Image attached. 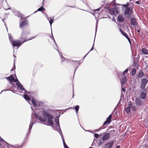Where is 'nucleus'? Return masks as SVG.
I'll list each match as a JSON object with an SVG mask.
<instances>
[{"label":"nucleus","instance_id":"f257e3e1","mask_svg":"<svg viewBox=\"0 0 148 148\" xmlns=\"http://www.w3.org/2000/svg\"><path fill=\"white\" fill-rule=\"evenodd\" d=\"M35 38L34 37H32L30 39H25L23 41H22V42H21V41L19 40H12L11 43L12 44V46L13 47L15 46L18 47H19L22 43L25 42L29 40H31Z\"/></svg>","mask_w":148,"mask_h":148},{"label":"nucleus","instance_id":"f03ea898","mask_svg":"<svg viewBox=\"0 0 148 148\" xmlns=\"http://www.w3.org/2000/svg\"><path fill=\"white\" fill-rule=\"evenodd\" d=\"M128 69H125L121 76V85L124 84L126 82L127 78L126 76H125V73H127L128 71Z\"/></svg>","mask_w":148,"mask_h":148},{"label":"nucleus","instance_id":"7ed1b4c3","mask_svg":"<svg viewBox=\"0 0 148 148\" xmlns=\"http://www.w3.org/2000/svg\"><path fill=\"white\" fill-rule=\"evenodd\" d=\"M119 12V8L117 7H114L110 9H109V13L110 14L112 15H116Z\"/></svg>","mask_w":148,"mask_h":148},{"label":"nucleus","instance_id":"20e7f679","mask_svg":"<svg viewBox=\"0 0 148 148\" xmlns=\"http://www.w3.org/2000/svg\"><path fill=\"white\" fill-rule=\"evenodd\" d=\"M42 113L44 116H46V117L48 119L51 120L53 119L54 118L53 116L52 115L46 112L45 110H43L42 111Z\"/></svg>","mask_w":148,"mask_h":148},{"label":"nucleus","instance_id":"39448f33","mask_svg":"<svg viewBox=\"0 0 148 148\" xmlns=\"http://www.w3.org/2000/svg\"><path fill=\"white\" fill-rule=\"evenodd\" d=\"M148 82V80L145 78H143L141 80V84L140 87L142 89H143L145 87L146 84Z\"/></svg>","mask_w":148,"mask_h":148},{"label":"nucleus","instance_id":"423d86ee","mask_svg":"<svg viewBox=\"0 0 148 148\" xmlns=\"http://www.w3.org/2000/svg\"><path fill=\"white\" fill-rule=\"evenodd\" d=\"M6 79L8 80L10 84H12V82H16V80L14 79L13 77V75H11L9 77L6 78Z\"/></svg>","mask_w":148,"mask_h":148},{"label":"nucleus","instance_id":"0eeeda50","mask_svg":"<svg viewBox=\"0 0 148 148\" xmlns=\"http://www.w3.org/2000/svg\"><path fill=\"white\" fill-rule=\"evenodd\" d=\"M114 143L113 141H111L110 142L107 143L104 146V148H111L113 144Z\"/></svg>","mask_w":148,"mask_h":148},{"label":"nucleus","instance_id":"6e6552de","mask_svg":"<svg viewBox=\"0 0 148 148\" xmlns=\"http://www.w3.org/2000/svg\"><path fill=\"white\" fill-rule=\"evenodd\" d=\"M112 115H110L108 117L107 119L106 120L105 122L103 124V125H105L107 124H109L111 121Z\"/></svg>","mask_w":148,"mask_h":148},{"label":"nucleus","instance_id":"1a4fd4ad","mask_svg":"<svg viewBox=\"0 0 148 148\" xmlns=\"http://www.w3.org/2000/svg\"><path fill=\"white\" fill-rule=\"evenodd\" d=\"M135 103L137 106H141L143 104L142 100L139 98H136L135 100Z\"/></svg>","mask_w":148,"mask_h":148},{"label":"nucleus","instance_id":"9d476101","mask_svg":"<svg viewBox=\"0 0 148 148\" xmlns=\"http://www.w3.org/2000/svg\"><path fill=\"white\" fill-rule=\"evenodd\" d=\"M110 137V135L109 133H104L103 137L102 138V140L103 141H106L108 140Z\"/></svg>","mask_w":148,"mask_h":148},{"label":"nucleus","instance_id":"9b49d317","mask_svg":"<svg viewBox=\"0 0 148 148\" xmlns=\"http://www.w3.org/2000/svg\"><path fill=\"white\" fill-rule=\"evenodd\" d=\"M130 23L131 25L133 26H136L138 24L136 19L134 18H132L131 20Z\"/></svg>","mask_w":148,"mask_h":148},{"label":"nucleus","instance_id":"f8f14e48","mask_svg":"<svg viewBox=\"0 0 148 148\" xmlns=\"http://www.w3.org/2000/svg\"><path fill=\"white\" fill-rule=\"evenodd\" d=\"M16 85L18 87L20 90L23 91L24 90V88L23 87V86L19 82L18 79H16Z\"/></svg>","mask_w":148,"mask_h":148},{"label":"nucleus","instance_id":"ddd939ff","mask_svg":"<svg viewBox=\"0 0 148 148\" xmlns=\"http://www.w3.org/2000/svg\"><path fill=\"white\" fill-rule=\"evenodd\" d=\"M28 23V21L27 20H25L24 21H22L20 23V28L23 27L26 25H27Z\"/></svg>","mask_w":148,"mask_h":148},{"label":"nucleus","instance_id":"4468645a","mask_svg":"<svg viewBox=\"0 0 148 148\" xmlns=\"http://www.w3.org/2000/svg\"><path fill=\"white\" fill-rule=\"evenodd\" d=\"M132 106V103L131 102L128 105V106L125 108V110L127 113H129L130 112L131 107Z\"/></svg>","mask_w":148,"mask_h":148},{"label":"nucleus","instance_id":"2eb2a0df","mask_svg":"<svg viewBox=\"0 0 148 148\" xmlns=\"http://www.w3.org/2000/svg\"><path fill=\"white\" fill-rule=\"evenodd\" d=\"M29 34V33L27 32H23L21 34V40H23L24 38H26L27 37V35Z\"/></svg>","mask_w":148,"mask_h":148},{"label":"nucleus","instance_id":"dca6fc26","mask_svg":"<svg viewBox=\"0 0 148 148\" xmlns=\"http://www.w3.org/2000/svg\"><path fill=\"white\" fill-rule=\"evenodd\" d=\"M146 95L147 94L146 93L142 92L140 93V97L141 99H145L146 98Z\"/></svg>","mask_w":148,"mask_h":148},{"label":"nucleus","instance_id":"f3484780","mask_svg":"<svg viewBox=\"0 0 148 148\" xmlns=\"http://www.w3.org/2000/svg\"><path fill=\"white\" fill-rule=\"evenodd\" d=\"M118 20L119 22H122L124 21L123 16L121 15H119L118 17Z\"/></svg>","mask_w":148,"mask_h":148},{"label":"nucleus","instance_id":"a211bd4d","mask_svg":"<svg viewBox=\"0 0 148 148\" xmlns=\"http://www.w3.org/2000/svg\"><path fill=\"white\" fill-rule=\"evenodd\" d=\"M141 51L145 55H148V50L145 48H143L141 49Z\"/></svg>","mask_w":148,"mask_h":148},{"label":"nucleus","instance_id":"6ab92c4d","mask_svg":"<svg viewBox=\"0 0 148 148\" xmlns=\"http://www.w3.org/2000/svg\"><path fill=\"white\" fill-rule=\"evenodd\" d=\"M120 31L121 33L129 40L130 41L129 38L127 35V34L123 31V30H121V29H120Z\"/></svg>","mask_w":148,"mask_h":148},{"label":"nucleus","instance_id":"aec40b11","mask_svg":"<svg viewBox=\"0 0 148 148\" xmlns=\"http://www.w3.org/2000/svg\"><path fill=\"white\" fill-rule=\"evenodd\" d=\"M47 123L48 124V125L46 124V125L51 126H53V123L52 121L50 119H48Z\"/></svg>","mask_w":148,"mask_h":148},{"label":"nucleus","instance_id":"412c9836","mask_svg":"<svg viewBox=\"0 0 148 148\" xmlns=\"http://www.w3.org/2000/svg\"><path fill=\"white\" fill-rule=\"evenodd\" d=\"M39 119L40 121L44 122H45L47 121L46 118L45 116H40L39 117Z\"/></svg>","mask_w":148,"mask_h":148},{"label":"nucleus","instance_id":"4be33fe9","mask_svg":"<svg viewBox=\"0 0 148 148\" xmlns=\"http://www.w3.org/2000/svg\"><path fill=\"white\" fill-rule=\"evenodd\" d=\"M144 73L142 71H140L138 74V77L140 78L144 76Z\"/></svg>","mask_w":148,"mask_h":148},{"label":"nucleus","instance_id":"5701e85b","mask_svg":"<svg viewBox=\"0 0 148 148\" xmlns=\"http://www.w3.org/2000/svg\"><path fill=\"white\" fill-rule=\"evenodd\" d=\"M47 18L48 20L49 21V23L51 26L52 23H53L54 21V18L53 17L52 18Z\"/></svg>","mask_w":148,"mask_h":148},{"label":"nucleus","instance_id":"b1692460","mask_svg":"<svg viewBox=\"0 0 148 148\" xmlns=\"http://www.w3.org/2000/svg\"><path fill=\"white\" fill-rule=\"evenodd\" d=\"M56 130H57L60 133V134L62 133V131L60 130V125H57L56 127Z\"/></svg>","mask_w":148,"mask_h":148},{"label":"nucleus","instance_id":"393cba45","mask_svg":"<svg viewBox=\"0 0 148 148\" xmlns=\"http://www.w3.org/2000/svg\"><path fill=\"white\" fill-rule=\"evenodd\" d=\"M130 10V9L129 8H127L125 10V11L124 12V14L125 15H127L128 14Z\"/></svg>","mask_w":148,"mask_h":148},{"label":"nucleus","instance_id":"a878e982","mask_svg":"<svg viewBox=\"0 0 148 148\" xmlns=\"http://www.w3.org/2000/svg\"><path fill=\"white\" fill-rule=\"evenodd\" d=\"M24 97L25 99L27 101H30V98L27 95H25L24 96Z\"/></svg>","mask_w":148,"mask_h":148},{"label":"nucleus","instance_id":"bb28decb","mask_svg":"<svg viewBox=\"0 0 148 148\" xmlns=\"http://www.w3.org/2000/svg\"><path fill=\"white\" fill-rule=\"evenodd\" d=\"M34 123H33V121L32 120H31V123L29 125V131L30 130H31L32 128V127L33 126V125L34 124Z\"/></svg>","mask_w":148,"mask_h":148},{"label":"nucleus","instance_id":"cd10ccee","mask_svg":"<svg viewBox=\"0 0 148 148\" xmlns=\"http://www.w3.org/2000/svg\"><path fill=\"white\" fill-rule=\"evenodd\" d=\"M136 69L135 68H133L132 70L131 75H132L133 76L136 73Z\"/></svg>","mask_w":148,"mask_h":148},{"label":"nucleus","instance_id":"c85d7f7f","mask_svg":"<svg viewBox=\"0 0 148 148\" xmlns=\"http://www.w3.org/2000/svg\"><path fill=\"white\" fill-rule=\"evenodd\" d=\"M55 121L57 125H59V120L58 117H56L55 119Z\"/></svg>","mask_w":148,"mask_h":148},{"label":"nucleus","instance_id":"c756f323","mask_svg":"<svg viewBox=\"0 0 148 148\" xmlns=\"http://www.w3.org/2000/svg\"><path fill=\"white\" fill-rule=\"evenodd\" d=\"M32 101L34 106H36L37 105V102L34 99H32Z\"/></svg>","mask_w":148,"mask_h":148},{"label":"nucleus","instance_id":"7c9ffc66","mask_svg":"<svg viewBox=\"0 0 148 148\" xmlns=\"http://www.w3.org/2000/svg\"><path fill=\"white\" fill-rule=\"evenodd\" d=\"M131 108L132 109V110L133 111H135L136 110V107L135 106H133L132 104V106L131 107Z\"/></svg>","mask_w":148,"mask_h":148},{"label":"nucleus","instance_id":"2f4dec72","mask_svg":"<svg viewBox=\"0 0 148 148\" xmlns=\"http://www.w3.org/2000/svg\"><path fill=\"white\" fill-rule=\"evenodd\" d=\"M45 10V9L43 8L42 6L41 7L39 8L37 11H42Z\"/></svg>","mask_w":148,"mask_h":148},{"label":"nucleus","instance_id":"473e14b6","mask_svg":"<svg viewBox=\"0 0 148 148\" xmlns=\"http://www.w3.org/2000/svg\"><path fill=\"white\" fill-rule=\"evenodd\" d=\"M121 95H122V93H123H123H125V89L123 87L122 85H121Z\"/></svg>","mask_w":148,"mask_h":148},{"label":"nucleus","instance_id":"72a5a7b5","mask_svg":"<svg viewBox=\"0 0 148 148\" xmlns=\"http://www.w3.org/2000/svg\"><path fill=\"white\" fill-rule=\"evenodd\" d=\"M104 141H103L102 140H101L99 143L98 144V145L99 146H100L102 145V144L104 143Z\"/></svg>","mask_w":148,"mask_h":148},{"label":"nucleus","instance_id":"f704fd0d","mask_svg":"<svg viewBox=\"0 0 148 148\" xmlns=\"http://www.w3.org/2000/svg\"><path fill=\"white\" fill-rule=\"evenodd\" d=\"M9 35V37L10 40V42H11L12 40H13V38L12 37V36L10 34H8Z\"/></svg>","mask_w":148,"mask_h":148},{"label":"nucleus","instance_id":"c9c22d12","mask_svg":"<svg viewBox=\"0 0 148 148\" xmlns=\"http://www.w3.org/2000/svg\"><path fill=\"white\" fill-rule=\"evenodd\" d=\"M129 4V3L128 2L127 3V4H126L123 5H122V6H123L125 8H127V6Z\"/></svg>","mask_w":148,"mask_h":148},{"label":"nucleus","instance_id":"e433bc0d","mask_svg":"<svg viewBox=\"0 0 148 148\" xmlns=\"http://www.w3.org/2000/svg\"><path fill=\"white\" fill-rule=\"evenodd\" d=\"M94 136L96 138H98L100 136V135H99L97 134V133L95 134H94Z\"/></svg>","mask_w":148,"mask_h":148},{"label":"nucleus","instance_id":"4c0bfd02","mask_svg":"<svg viewBox=\"0 0 148 148\" xmlns=\"http://www.w3.org/2000/svg\"><path fill=\"white\" fill-rule=\"evenodd\" d=\"M79 108V106L78 105H77L75 106V107L74 109L76 110H78Z\"/></svg>","mask_w":148,"mask_h":148},{"label":"nucleus","instance_id":"58836bf2","mask_svg":"<svg viewBox=\"0 0 148 148\" xmlns=\"http://www.w3.org/2000/svg\"><path fill=\"white\" fill-rule=\"evenodd\" d=\"M34 116L35 117L36 119H38V118H39V115L38 114H34Z\"/></svg>","mask_w":148,"mask_h":148},{"label":"nucleus","instance_id":"ea45409f","mask_svg":"<svg viewBox=\"0 0 148 148\" xmlns=\"http://www.w3.org/2000/svg\"><path fill=\"white\" fill-rule=\"evenodd\" d=\"M109 132L113 134L115 133V130H112L109 131Z\"/></svg>","mask_w":148,"mask_h":148},{"label":"nucleus","instance_id":"a19ab883","mask_svg":"<svg viewBox=\"0 0 148 148\" xmlns=\"http://www.w3.org/2000/svg\"><path fill=\"white\" fill-rule=\"evenodd\" d=\"M94 40H95V38L94 39ZM94 42H95V40H94V42H93V45H92V48L91 49L90 51L92 50L93 49V47H94Z\"/></svg>","mask_w":148,"mask_h":148},{"label":"nucleus","instance_id":"79ce46f5","mask_svg":"<svg viewBox=\"0 0 148 148\" xmlns=\"http://www.w3.org/2000/svg\"><path fill=\"white\" fill-rule=\"evenodd\" d=\"M60 134L61 135V137H62V140L63 141V142L64 141V138L62 134H61V133H60Z\"/></svg>","mask_w":148,"mask_h":148},{"label":"nucleus","instance_id":"37998d69","mask_svg":"<svg viewBox=\"0 0 148 148\" xmlns=\"http://www.w3.org/2000/svg\"><path fill=\"white\" fill-rule=\"evenodd\" d=\"M14 67H13L11 70V71H14L15 69V64H14Z\"/></svg>","mask_w":148,"mask_h":148},{"label":"nucleus","instance_id":"c03bdc74","mask_svg":"<svg viewBox=\"0 0 148 148\" xmlns=\"http://www.w3.org/2000/svg\"><path fill=\"white\" fill-rule=\"evenodd\" d=\"M63 142V145H64V147H65V146H66L67 145H66V144L65 143V141H64Z\"/></svg>","mask_w":148,"mask_h":148},{"label":"nucleus","instance_id":"a18cd8bd","mask_svg":"<svg viewBox=\"0 0 148 148\" xmlns=\"http://www.w3.org/2000/svg\"><path fill=\"white\" fill-rule=\"evenodd\" d=\"M101 129V128H99V129H98V130H95V132H98V131H99Z\"/></svg>","mask_w":148,"mask_h":148},{"label":"nucleus","instance_id":"49530a36","mask_svg":"<svg viewBox=\"0 0 148 148\" xmlns=\"http://www.w3.org/2000/svg\"><path fill=\"white\" fill-rule=\"evenodd\" d=\"M7 146L9 148H15L14 147H12V146L9 147L8 146V145H7Z\"/></svg>","mask_w":148,"mask_h":148},{"label":"nucleus","instance_id":"de8ad7c7","mask_svg":"<svg viewBox=\"0 0 148 148\" xmlns=\"http://www.w3.org/2000/svg\"><path fill=\"white\" fill-rule=\"evenodd\" d=\"M136 3L137 4H140V2L139 1H136Z\"/></svg>","mask_w":148,"mask_h":148},{"label":"nucleus","instance_id":"09e8293b","mask_svg":"<svg viewBox=\"0 0 148 148\" xmlns=\"http://www.w3.org/2000/svg\"><path fill=\"white\" fill-rule=\"evenodd\" d=\"M8 90V89H5V90H2V91H7V90Z\"/></svg>","mask_w":148,"mask_h":148},{"label":"nucleus","instance_id":"8fccbe9b","mask_svg":"<svg viewBox=\"0 0 148 148\" xmlns=\"http://www.w3.org/2000/svg\"><path fill=\"white\" fill-rule=\"evenodd\" d=\"M53 41H54V42H55V44H56V43L55 41V40H54V38L53 37Z\"/></svg>","mask_w":148,"mask_h":148},{"label":"nucleus","instance_id":"3c124183","mask_svg":"<svg viewBox=\"0 0 148 148\" xmlns=\"http://www.w3.org/2000/svg\"><path fill=\"white\" fill-rule=\"evenodd\" d=\"M120 148V146L119 145L117 146L116 147V148Z\"/></svg>","mask_w":148,"mask_h":148},{"label":"nucleus","instance_id":"603ef678","mask_svg":"<svg viewBox=\"0 0 148 148\" xmlns=\"http://www.w3.org/2000/svg\"><path fill=\"white\" fill-rule=\"evenodd\" d=\"M115 1H116V0H113V3H114V4L115 3Z\"/></svg>","mask_w":148,"mask_h":148},{"label":"nucleus","instance_id":"864d4df0","mask_svg":"<svg viewBox=\"0 0 148 148\" xmlns=\"http://www.w3.org/2000/svg\"><path fill=\"white\" fill-rule=\"evenodd\" d=\"M112 20H113L114 21H115V18H112Z\"/></svg>","mask_w":148,"mask_h":148},{"label":"nucleus","instance_id":"5fc2aeb1","mask_svg":"<svg viewBox=\"0 0 148 148\" xmlns=\"http://www.w3.org/2000/svg\"><path fill=\"white\" fill-rule=\"evenodd\" d=\"M64 147V148H69L67 145L66 146Z\"/></svg>","mask_w":148,"mask_h":148},{"label":"nucleus","instance_id":"6e6d98bb","mask_svg":"<svg viewBox=\"0 0 148 148\" xmlns=\"http://www.w3.org/2000/svg\"><path fill=\"white\" fill-rule=\"evenodd\" d=\"M78 111V110H76V114H77Z\"/></svg>","mask_w":148,"mask_h":148},{"label":"nucleus","instance_id":"4d7b16f0","mask_svg":"<svg viewBox=\"0 0 148 148\" xmlns=\"http://www.w3.org/2000/svg\"><path fill=\"white\" fill-rule=\"evenodd\" d=\"M97 27H96V32H97Z\"/></svg>","mask_w":148,"mask_h":148},{"label":"nucleus","instance_id":"13d9d810","mask_svg":"<svg viewBox=\"0 0 148 148\" xmlns=\"http://www.w3.org/2000/svg\"><path fill=\"white\" fill-rule=\"evenodd\" d=\"M1 140L2 141H3L4 142V141L2 139H1Z\"/></svg>","mask_w":148,"mask_h":148},{"label":"nucleus","instance_id":"bf43d9fd","mask_svg":"<svg viewBox=\"0 0 148 148\" xmlns=\"http://www.w3.org/2000/svg\"><path fill=\"white\" fill-rule=\"evenodd\" d=\"M87 54L86 55H85V56L84 57V58H85V57H86V56H87Z\"/></svg>","mask_w":148,"mask_h":148},{"label":"nucleus","instance_id":"052dcab7","mask_svg":"<svg viewBox=\"0 0 148 148\" xmlns=\"http://www.w3.org/2000/svg\"><path fill=\"white\" fill-rule=\"evenodd\" d=\"M77 68H75V71H76V69H77Z\"/></svg>","mask_w":148,"mask_h":148},{"label":"nucleus","instance_id":"680f3d73","mask_svg":"<svg viewBox=\"0 0 148 148\" xmlns=\"http://www.w3.org/2000/svg\"><path fill=\"white\" fill-rule=\"evenodd\" d=\"M3 92V91H1V92H0V94H1V93H2V92Z\"/></svg>","mask_w":148,"mask_h":148},{"label":"nucleus","instance_id":"e2e57ef3","mask_svg":"<svg viewBox=\"0 0 148 148\" xmlns=\"http://www.w3.org/2000/svg\"><path fill=\"white\" fill-rule=\"evenodd\" d=\"M72 108V107H71V108H69L67 109H69V108Z\"/></svg>","mask_w":148,"mask_h":148},{"label":"nucleus","instance_id":"0e129e2a","mask_svg":"<svg viewBox=\"0 0 148 148\" xmlns=\"http://www.w3.org/2000/svg\"><path fill=\"white\" fill-rule=\"evenodd\" d=\"M14 57L15 58H16V56H15V55H14Z\"/></svg>","mask_w":148,"mask_h":148},{"label":"nucleus","instance_id":"69168bd1","mask_svg":"<svg viewBox=\"0 0 148 148\" xmlns=\"http://www.w3.org/2000/svg\"><path fill=\"white\" fill-rule=\"evenodd\" d=\"M99 10V9H98L97 10Z\"/></svg>","mask_w":148,"mask_h":148},{"label":"nucleus","instance_id":"338daca9","mask_svg":"<svg viewBox=\"0 0 148 148\" xmlns=\"http://www.w3.org/2000/svg\"><path fill=\"white\" fill-rule=\"evenodd\" d=\"M138 32H139L140 31H139V30H138Z\"/></svg>","mask_w":148,"mask_h":148},{"label":"nucleus","instance_id":"774afa93","mask_svg":"<svg viewBox=\"0 0 148 148\" xmlns=\"http://www.w3.org/2000/svg\"><path fill=\"white\" fill-rule=\"evenodd\" d=\"M117 5H120V4H117Z\"/></svg>","mask_w":148,"mask_h":148}]
</instances>
